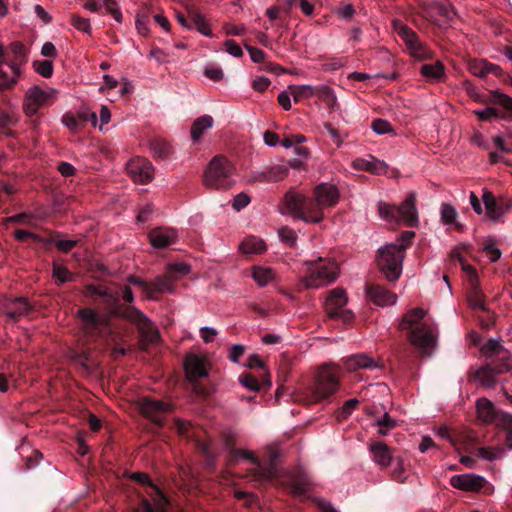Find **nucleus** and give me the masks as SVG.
I'll use <instances>...</instances> for the list:
<instances>
[{
	"label": "nucleus",
	"instance_id": "11",
	"mask_svg": "<svg viewBox=\"0 0 512 512\" xmlns=\"http://www.w3.org/2000/svg\"><path fill=\"white\" fill-rule=\"evenodd\" d=\"M393 27L398 36L406 44L413 57L417 59H425L429 56V51L422 45L417 34L412 29L400 20H394Z\"/></svg>",
	"mask_w": 512,
	"mask_h": 512
},
{
	"label": "nucleus",
	"instance_id": "47",
	"mask_svg": "<svg viewBox=\"0 0 512 512\" xmlns=\"http://www.w3.org/2000/svg\"><path fill=\"white\" fill-rule=\"evenodd\" d=\"M474 114L481 121H492L495 119H500V110L496 106H490L484 109L475 110Z\"/></svg>",
	"mask_w": 512,
	"mask_h": 512
},
{
	"label": "nucleus",
	"instance_id": "42",
	"mask_svg": "<svg viewBox=\"0 0 512 512\" xmlns=\"http://www.w3.org/2000/svg\"><path fill=\"white\" fill-rule=\"evenodd\" d=\"M379 215L382 219L387 222H398L397 221V206L391 205L384 201L377 203Z\"/></svg>",
	"mask_w": 512,
	"mask_h": 512
},
{
	"label": "nucleus",
	"instance_id": "46",
	"mask_svg": "<svg viewBox=\"0 0 512 512\" xmlns=\"http://www.w3.org/2000/svg\"><path fill=\"white\" fill-rule=\"evenodd\" d=\"M359 404V401L356 398H352L347 400L341 408H339L336 412V419L338 421L345 420L348 418L352 411H354Z\"/></svg>",
	"mask_w": 512,
	"mask_h": 512
},
{
	"label": "nucleus",
	"instance_id": "63",
	"mask_svg": "<svg viewBox=\"0 0 512 512\" xmlns=\"http://www.w3.org/2000/svg\"><path fill=\"white\" fill-rule=\"evenodd\" d=\"M503 423L505 424V428L507 430L506 442L507 446L512 449V415L503 414L502 415Z\"/></svg>",
	"mask_w": 512,
	"mask_h": 512
},
{
	"label": "nucleus",
	"instance_id": "41",
	"mask_svg": "<svg viewBox=\"0 0 512 512\" xmlns=\"http://www.w3.org/2000/svg\"><path fill=\"white\" fill-rule=\"evenodd\" d=\"M429 9L431 12V16H438V18L436 19L437 21H440L442 19L451 20L454 16V11L452 8L439 2L432 3Z\"/></svg>",
	"mask_w": 512,
	"mask_h": 512
},
{
	"label": "nucleus",
	"instance_id": "53",
	"mask_svg": "<svg viewBox=\"0 0 512 512\" xmlns=\"http://www.w3.org/2000/svg\"><path fill=\"white\" fill-rule=\"evenodd\" d=\"M130 478L142 485L149 486V487L153 488L155 490V492L162 497L160 490L158 489L157 486H155L152 483L148 474L143 473V472H134L130 475Z\"/></svg>",
	"mask_w": 512,
	"mask_h": 512
},
{
	"label": "nucleus",
	"instance_id": "20",
	"mask_svg": "<svg viewBox=\"0 0 512 512\" xmlns=\"http://www.w3.org/2000/svg\"><path fill=\"white\" fill-rule=\"evenodd\" d=\"M184 365L186 376L192 382L208 376V360L204 356L189 355L186 357Z\"/></svg>",
	"mask_w": 512,
	"mask_h": 512
},
{
	"label": "nucleus",
	"instance_id": "27",
	"mask_svg": "<svg viewBox=\"0 0 512 512\" xmlns=\"http://www.w3.org/2000/svg\"><path fill=\"white\" fill-rule=\"evenodd\" d=\"M84 8L91 12H98L101 8H105L115 21L122 22V12L116 0H89L84 4Z\"/></svg>",
	"mask_w": 512,
	"mask_h": 512
},
{
	"label": "nucleus",
	"instance_id": "5",
	"mask_svg": "<svg viewBox=\"0 0 512 512\" xmlns=\"http://www.w3.org/2000/svg\"><path fill=\"white\" fill-rule=\"evenodd\" d=\"M405 244H386L378 250V266L388 281H396L402 274Z\"/></svg>",
	"mask_w": 512,
	"mask_h": 512
},
{
	"label": "nucleus",
	"instance_id": "23",
	"mask_svg": "<svg viewBox=\"0 0 512 512\" xmlns=\"http://www.w3.org/2000/svg\"><path fill=\"white\" fill-rule=\"evenodd\" d=\"M366 292L370 300L377 306L384 307L397 302V295L380 285H369Z\"/></svg>",
	"mask_w": 512,
	"mask_h": 512
},
{
	"label": "nucleus",
	"instance_id": "26",
	"mask_svg": "<svg viewBox=\"0 0 512 512\" xmlns=\"http://www.w3.org/2000/svg\"><path fill=\"white\" fill-rule=\"evenodd\" d=\"M234 458H244L251 460L255 465L253 472V480L255 481H266L270 480L273 477V470L271 467H263L257 459L254 457L253 453L248 450H235L233 453Z\"/></svg>",
	"mask_w": 512,
	"mask_h": 512
},
{
	"label": "nucleus",
	"instance_id": "7",
	"mask_svg": "<svg viewBox=\"0 0 512 512\" xmlns=\"http://www.w3.org/2000/svg\"><path fill=\"white\" fill-rule=\"evenodd\" d=\"M77 316L81 321L82 331L87 337H102L104 331L108 328V318L97 313L92 308L85 307L79 309Z\"/></svg>",
	"mask_w": 512,
	"mask_h": 512
},
{
	"label": "nucleus",
	"instance_id": "61",
	"mask_svg": "<svg viewBox=\"0 0 512 512\" xmlns=\"http://www.w3.org/2000/svg\"><path fill=\"white\" fill-rule=\"evenodd\" d=\"M306 141V137L302 134H295V135H291V136H288L286 138H284L282 141H281V145L288 149V148H291L295 145H299L303 142Z\"/></svg>",
	"mask_w": 512,
	"mask_h": 512
},
{
	"label": "nucleus",
	"instance_id": "62",
	"mask_svg": "<svg viewBox=\"0 0 512 512\" xmlns=\"http://www.w3.org/2000/svg\"><path fill=\"white\" fill-rule=\"evenodd\" d=\"M251 199L248 194L246 193H239L234 197L232 206L236 211H240L241 209L245 208L249 203Z\"/></svg>",
	"mask_w": 512,
	"mask_h": 512
},
{
	"label": "nucleus",
	"instance_id": "52",
	"mask_svg": "<svg viewBox=\"0 0 512 512\" xmlns=\"http://www.w3.org/2000/svg\"><path fill=\"white\" fill-rule=\"evenodd\" d=\"M35 70L42 77L50 78L53 74V62L51 60H44L34 63Z\"/></svg>",
	"mask_w": 512,
	"mask_h": 512
},
{
	"label": "nucleus",
	"instance_id": "57",
	"mask_svg": "<svg viewBox=\"0 0 512 512\" xmlns=\"http://www.w3.org/2000/svg\"><path fill=\"white\" fill-rule=\"evenodd\" d=\"M490 66H488V62L486 61H480L478 63H472L470 64V71L478 77H485L487 74L491 72V69H489Z\"/></svg>",
	"mask_w": 512,
	"mask_h": 512
},
{
	"label": "nucleus",
	"instance_id": "1",
	"mask_svg": "<svg viewBox=\"0 0 512 512\" xmlns=\"http://www.w3.org/2000/svg\"><path fill=\"white\" fill-rule=\"evenodd\" d=\"M428 311L413 308L399 322V329L408 332V340L422 355L429 356L437 345V326L427 318Z\"/></svg>",
	"mask_w": 512,
	"mask_h": 512
},
{
	"label": "nucleus",
	"instance_id": "9",
	"mask_svg": "<svg viewBox=\"0 0 512 512\" xmlns=\"http://www.w3.org/2000/svg\"><path fill=\"white\" fill-rule=\"evenodd\" d=\"M56 90L30 87L24 96L23 110L27 116L35 115L43 106L49 105L55 97Z\"/></svg>",
	"mask_w": 512,
	"mask_h": 512
},
{
	"label": "nucleus",
	"instance_id": "2",
	"mask_svg": "<svg viewBox=\"0 0 512 512\" xmlns=\"http://www.w3.org/2000/svg\"><path fill=\"white\" fill-rule=\"evenodd\" d=\"M305 275L301 282L306 288H319L336 280L339 268L335 261L318 258L304 262Z\"/></svg>",
	"mask_w": 512,
	"mask_h": 512
},
{
	"label": "nucleus",
	"instance_id": "3",
	"mask_svg": "<svg viewBox=\"0 0 512 512\" xmlns=\"http://www.w3.org/2000/svg\"><path fill=\"white\" fill-rule=\"evenodd\" d=\"M234 165L224 156L217 155L205 170L203 183L211 189H228L233 183Z\"/></svg>",
	"mask_w": 512,
	"mask_h": 512
},
{
	"label": "nucleus",
	"instance_id": "6",
	"mask_svg": "<svg viewBox=\"0 0 512 512\" xmlns=\"http://www.w3.org/2000/svg\"><path fill=\"white\" fill-rule=\"evenodd\" d=\"M285 211L291 216L305 223L316 224L321 222V214L311 207V198L294 190H289L283 198Z\"/></svg>",
	"mask_w": 512,
	"mask_h": 512
},
{
	"label": "nucleus",
	"instance_id": "54",
	"mask_svg": "<svg viewBox=\"0 0 512 512\" xmlns=\"http://www.w3.org/2000/svg\"><path fill=\"white\" fill-rule=\"evenodd\" d=\"M204 75L215 82L221 81L224 77L223 70L215 64L207 65L204 69Z\"/></svg>",
	"mask_w": 512,
	"mask_h": 512
},
{
	"label": "nucleus",
	"instance_id": "55",
	"mask_svg": "<svg viewBox=\"0 0 512 512\" xmlns=\"http://www.w3.org/2000/svg\"><path fill=\"white\" fill-rule=\"evenodd\" d=\"M278 234L282 242L289 246L295 245L297 241V235L291 228L283 227L279 230Z\"/></svg>",
	"mask_w": 512,
	"mask_h": 512
},
{
	"label": "nucleus",
	"instance_id": "58",
	"mask_svg": "<svg viewBox=\"0 0 512 512\" xmlns=\"http://www.w3.org/2000/svg\"><path fill=\"white\" fill-rule=\"evenodd\" d=\"M148 24H149V16L147 14L138 13L136 15L135 25H136L137 31L141 35L148 34V32H149Z\"/></svg>",
	"mask_w": 512,
	"mask_h": 512
},
{
	"label": "nucleus",
	"instance_id": "37",
	"mask_svg": "<svg viewBox=\"0 0 512 512\" xmlns=\"http://www.w3.org/2000/svg\"><path fill=\"white\" fill-rule=\"evenodd\" d=\"M213 126V118L209 115H204L197 118L191 127V137L197 142L200 140L202 134Z\"/></svg>",
	"mask_w": 512,
	"mask_h": 512
},
{
	"label": "nucleus",
	"instance_id": "19",
	"mask_svg": "<svg viewBox=\"0 0 512 512\" xmlns=\"http://www.w3.org/2000/svg\"><path fill=\"white\" fill-rule=\"evenodd\" d=\"M32 310L31 304L24 297L9 298L3 305V312L12 321H19Z\"/></svg>",
	"mask_w": 512,
	"mask_h": 512
},
{
	"label": "nucleus",
	"instance_id": "32",
	"mask_svg": "<svg viewBox=\"0 0 512 512\" xmlns=\"http://www.w3.org/2000/svg\"><path fill=\"white\" fill-rule=\"evenodd\" d=\"M476 409L478 418L483 423H492L497 416L495 406L487 398H479L476 401Z\"/></svg>",
	"mask_w": 512,
	"mask_h": 512
},
{
	"label": "nucleus",
	"instance_id": "18",
	"mask_svg": "<svg viewBox=\"0 0 512 512\" xmlns=\"http://www.w3.org/2000/svg\"><path fill=\"white\" fill-rule=\"evenodd\" d=\"M486 479L483 476L475 474H458L450 478V484L459 490L466 492H478L485 484Z\"/></svg>",
	"mask_w": 512,
	"mask_h": 512
},
{
	"label": "nucleus",
	"instance_id": "14",
	"mask_svg": "<svg viewBox=\"0 0 512 512\" xmlns=\"http://www.w3.org/2000/svg\"><path fill=\"white\" fill-rule=\"evenodd\" d=\"M397 221H403L409 227L418 226L419 217L415 192H410L403 202L397 206Z\"/></svg>",
	"mask_w": 512,
	"mask_h": 512
},
{
	"label": "nucleus",
	"instance_id": "51",
	"mask_svg": "<svg viewBox=\"0 0 512 512\" xmlns=\"http://www.w3.org/2000/svg\"><path fill=\"white\" fill-rule=\"evenodd\" d=\"M392 477L395 481L403 483L406 480L404 460L402 457L395 458V465L392 470Z\"/></svg>",
	"mask_w": 512,
	"mask_h": 512
},
{
	"label": "nucleus",
	"instance_id": "12",
	"mask_svg": "<svg viewBox=\"0 0 512 512\" xmlns=\"http://www.w3.org/2000/svg\"><path fill=\"white\" fill-rule=\"evenodd\" d=\"M127 172L134 182L146 184L154 177V168L145 158L136 157L131 159L126 166Z\"/></svg>",
	"mask_w": 512,
	"mask_h": 512
},
{
	"label": "nucleus",
	"instance_id": "40",
	"mask_svg": "<svg viewBox=\"0 0 512 512\" xmlns=\"http://www.w3.org/2000/svg\"><path fill=\"white\" fill-rule=\"evenodd\" d=\"M316 96L322 100L330 109H336L339 106L334 91L327 85L317 86Z\"/></svg>",
	"mask_w": 512,
	"mask_h": 512
},
{
	"label": "nucleus",
	"instance_id": "13",
	"mask_svg": "<svg viewBox=\"0 0 512 512\" xmlns=\"http://www.w3.org/2000/svg\"><path fill=\"white\" fill-rule=\"evenodd\" d=\"M482 200L487 217L493 221L498 220L508 213L512 207V202L510 200L496 199L488 190L483 191Z\"/></svg>",
	"mask_w": 512,
	"mask_h": 512
},
{
	"label": "nucleus",
	"instance_id": "28",
	"mask_svg": "<svg viewBox=\"0 0 512 512\" xmlns=\"http://www.w3.org/2000/svg\"><path fill=\"white\" fill-rule=\"evenodd\" d=\"M490 102L500 110V119L512 122V97L499 91H492Z\"/></svg>",
	"mask_w": 512,
	"mask_h": 512
},
{
	"label": "nucleus",
	"instance_id": "50",
	"mask_svg": "<svg viewBox=\"0 0 512 512\" xmlns=\"http://www.w3.org/2000/svg\"><path fill=\"white\" fill-rule=\"evenodd\" d=\"M71 24L75 29H77L81 32H84L87 34L91 33L90 21L87 18H83L81 16L74 14L71 16Z\"/></svg>",
	"mask_w": 512,
	"mask_h": 512
},
{
	"label": "nucleus",
	"instance_id": "8",
	"mask_svg": "<svg viewBox=\"0 0 512 512\" xmlns=\"http://www.w3.org/2000/svg\"><path fill=\"white\" fill-rule=\"evenodd\" d=\"M340 193L336 185L323 182L317 185L313 190V198H311V207L318 210L321 214V221L324 219V210L337 205Z\"/></svg>",
	"mask_w": 512,
	"mask_h": 512
},
{
	"label": "nucleus",
	"instance_id": "22",
	"mask_svg": "<svg viewBox=\"0 0 512 512\" xmlns=\"http://www.w3.org/2000/svg\"><path fill=\"white\" fill-rule=\"evenodd\" d=\"M148 238L154 248L163 249L174 244L178 235L172 228L158 227L149 232Z\"/></svg>",
	"mask_w": 512,
	"mask_h": 512
},
{
	"label": "nucleus",
	"instance_id": "44",
	"mask_svg": "<svg viewBox=\"0 0 512 512\" xmlns=\"http://www.w3.org/2000/svg\"><path fill=\"white\" fill-rule=\"evenodd\" d=\"M150 149L154 158L156 159H165L172 152L171 146L167 142L162 140L152 142Z\"/></svg>",
	"mask_w": 512,
	"mask_h": 512
},
{
	"label": "nucleus",
	"instance_id": "15",
	"mask_svg": "<svg viewBox=\"0 0 512 512\" xmlns=\"http://www.w3.org/2000/svg\"><path fill=\"white\" fill-rule=\"evenodd\" d=\"M510 369L511 365L507 361H503V363L498 366L487 364L476 370L475 379L480 383V385L486 388H492L496 384L497 376L508 372Z\"/></svg>",
	"mask_w": 512,
	"mask_h": 512
},
{
	"label": "nucleus",
	"instance_id": "59",
	"mask_svg": "<svg viewBox=\"0 0 512 512\" xmlns=\"http://www.w3.org/2000/svg\"><path fill=\"white\" fill-rule=\"evenodd\" d=\"M225 50L228 54L235 58H239L243 55L242 48L234 40L229 39L224 42Z\"/></svg>",
	"mask_w": 512,
	"mask_h": 512
},
{
	"label": "nucleus",
	"instance_id": "33",
	"mask_svg": "<svg viewBox=\"0 0 512 512\" xmlns=\"http://www.w3.org/2000/svg\"><path fill=\"white\" fill-rule=\"evenodd\" d=\"M468 302H469L470 307L474 310L485 311L487 309L486 304H485L484 295L481 291V288L479 286V282H478V279L476 276L471 279V289L468 294Z\"/></svg>",
	"mask_w": 512,
	"mask_h": 512
},
{
	"label": "nucleus",
	"instance_id": "29",
	"mask_svg": "<svg viewBox=\"0 0 512 512\" xmlns=\"http://www.w3.org/2000/svg\"><path fill=\"white\" fill-rule=\"evenodd\" d=\"M353 165L356 169L368 171L375 175H383L388 172V164L371 155L367 159L355 160Z\"/></svg>",
	"mask_w": 512,
	"mask_h": 512
},
{
	"label": "nucleus",
	"instance_id": "56",
	"mask_svg": "<svg viewBox=\"0 0 512 512\" xmlns=\"http://www.w3.org/2000/svg\"><path fill=\"white\" fill-rule=\"evenodd\" d=\"M239 382L250 391H258L260 388L258 380L251 374H242Z\"/></svg>",
	"mask_w": 512,
	"mask_h": 512
},
{
	"label": "nucleus",
	"instance_id": "25",
	"mask_svg": "<svg viewBox=\"0 0 512 512\" xmlns=\"http://www.w3.org/2000/svg\"><path fill=\"white\" fill-rule=\"evenodd\" d=\"M369 451L372 455L373 462L380 468H387L391 465L393 460L392 451L384 442L371 441Z\"/></svg>",
	"mask_w": 512,
	"mask_h": 512
},
{
	"label": "nucleus",
	"instance_id": "21",
	"mask_svg": "<svg viewBox=\"0 0 512 512\" xmlns=\"http://www.w3.org/2000/svg\"><path fill=\"white\" fill-rule=\"evenodd\" d=\"M170 405L163 401L151 400L144 398L140 402V410L142 414L150 418L155 423H161L165 413L169 410Z\"/></svg>",
	"mask_w": 512,
	"mask_h": 512
},
{
	"label": "nucleus",
	"instance_id": "43",
	"mask_svg": "<svg viewBox=\"0 0 512 512\" xmlns=\"http://www.w3.org/2000/svg\"><path fill=\"white\" fill-rule=\"evenodd\" d=\"M374 425L378 427L379 435L386 436L390 430L396 427L397 421L393 419L388 413H384L381 418L376 420Z\"/></svg>",
	"mask_w": 512,
	"mask_h": 512
},
{
	"label": "nucleus",
	"instance_id": "60",
	"mask_svg": "<svg viewBox=\"0 0 512 512\" xmlns=\"http://www.w3.org/2000/svg\"><path fill=\"white\" fill-rule=\"evenodd\" d=\"M483 350L486 354H495L500 352H504L506 354V351H504L500 341L497 339H489L485 343Z\"/></svg>",
	"mask_w": 512,
	"mask_h": 512
},
{
	"label": "nucleus",
	"instance_id": "49",
	"mask_svg": "<svg viewBox=\"0 0 512 512\" xmlns=\"http://www.w3.org/2000/svg\"><path fill=\"white\" fill-rule=\"evenodd\" d=\"M503 453L504 450L500 447H480L478 449V456L488 461L502 457Z\"/></svg>",
	"mask_w": 512,
	"mask_h": 512
},
{
	"label": "nucleus",
	"instance_id": "38",
	"mask_svg": "<svg viewBox=\"0 0 512 512\" xmlns=\"http://www.w3.org/2000/svg\"><path fill=\"white\" fill-rule=\"evenodd\" d=\"M311 480L305 475H296L292 478L291 490L295 496H304L311 490Z\"/></svg>",
	"mask_w": 512,
	"mask_h": 512
},
{
	"label": "nucleus",
	"instance_id": "16",
	"mask_svg": "<svg viewBox=\"0 0 512 512\" xmlns=\"http://www.w3.org/2000/svg\"><path fill=\"white\" fill-rule=\"evenodd\" d=\"M288 173L289 167L286 163L282 162L268 166L262 171L254 172L250 176L249 181L251 183L278 182L284 180L288 176Z\"/></svg>",
	"mask_w": 512,
	"mask_h": 512
},
{
	"label": "nucleus",
	"instance_id": "35",
	"mask_svg": "<svg viewBox=\"0 0 512 512\" xmlns=\"http://www.w3.org/2000/svg\"><path fill=\"white\" fill-rule=\"evenodd\" d=\"M239 250L243 254H261L266 251V244L261 238L249 236L239 244Z\"/></svg>",
	"mask_w": 512,
	"mask_h": 512
},
{
	"label": "nucleus",
	"instance_id": "34",
	"mask_svg": "<svg viewBox=\"0 0 512 512\" xmlns=\"http://www.w3.org/2000/svg\"><path fill=\"white\" fill-rule=\"evenodd\" d=\"M420 73L429 82H440L444 78L445 69L441 62L423 64Z\"/></svg>",
	"mask_w": 512,
	"mask_h": 512
},
{
	"label": "nucleus",
	"instance_id": "36",
	"mask_svg": "<svg viewBox=\"0 0 512 512\" xmlns=\"http://www.w3.org/2000/svg\"><path fill=\"white\" fill-rule=\"evenodd\" d=\"M288 89L295 102L310 99L317 93V86L311 85H290Z\"/></svg>",
	"mask_w": 512,
	"mask_h": 512
},
{
	"label": "nucleus",
	"instance_id": "64",
	"mask_svg": "<svg viewBox=\"0 0 512 512\" xmlns=\"http://www.w3.org/2000/svg\"><path fill=\"white\" fill-rule=\"evenodd\" d=\"M132 512H164L163 508L158 505L154 508L148 500H143L141 504Z\"/></svg>",
	"mask_w": 512,
	"mask_h": 512
},
{
	"label": "nucleus",
	"instance_id": "45",
	"mask_svg": "<svg viewBox=\"0 0 512 512\" xmlns=\"http://www.w3.org/2000/svg\"><path fill=\"white\" fill-rule=\"evenodd\" d=\"M191 22L193 28H196L201 34L211 37V29L206 19L198 12L191 13Z\"/></svg>",
	"mask_w": 512,
	"mask_h": 512
},
{
	"label": "nucleus",
	"instance_id": "30",
	"mask_svg": "<svg viewBox=\"0 0 512 512\" xmlns=\"http://www.w3.org/2000/svg\"><path fill=\"white\" fill-rule=\"evenodd\" d=\"M175 281L176 278L170 274L158 276L153 282H150L149 299H155V294L158 293H172Z\"/></svg>",
	"mask_w": 512,
	"mask_h": 512
},
{
	"label": "nucleus",
	"instance_id": "4",
	"mask_svg": "<svg viewBox=\"0 0 512 512\" xmlns=\"http://www.w3.org/2000/svg\"><path fill=\"white\" fill-rule=\"evenodd\" d=\"M340 369L336 365L325 364L316 374L308 404L317 403L335 394L339 388Z\"/></svg>",
	"mask_w": 512,
	"mask_h": 512
},
{
	"label": "nucleus",
	"instance_id": "24",
	"mask_svg": "<svg viewBox=\"0 0 512 512\" xmlns=\"http://www.w3.org/2000/svg\"><path fill=\"white\" fill-rule=\"evenodd\" d=\"M343 365L347 371L353 372L359 369H376L378 363L368 354L357 353L343 359Z\"/></svg>",
	"mask_w": 512,
	"mask_h": 512
},
{
	"label": "nucleus",
	"instance_id": "48",
	"mask_svg": "<svg viewBox=\"0 0 512 512\" xmlns=\"http://www.w3.org/2000/svg\"><path fill=\"white\" fill-rule=\"evenodd\" d=\"M53 277L56 278L57 284L62 285L66 282L73 281V276L69 270L59 264L53 265Z\"/></svg>",
	"mask_w": 512,
	"mask_h": 512
},
{
	"label": "nucleus",
	"instance_id": "10",
	"mask_svg": "<svg viewBox=\"0 0 512 512\" xmlns=\"http://www.w3.org/2000/svg\"><path fill=\"white\" fill-rule=\"evenodd\" d=\"M348 298L344 289L335 288L331 290L325 300V310L330 318H342L350 321L353 314L349 310H342L347 304Z\"/></svg>",
	"mask_w": 512,
	"mask_h": 512
},
{
	"label": "nucleus",
	"instance_id": "31",
	"mask_svg": "<svg viewBox=\"0 0 512 512\" xmlns=\"http://www.w3.org/2000/svg\"><path fill=\"white\" fill-rule=\"evenodd\" d=\"M458 212L456 208L449 203H442L440 207V221L445 226L453 227L457 231H464L465 226L457 221Z\"/></svg>",
	"mask_w": 512,
	"mask_h": 512
},
{
	"label": "nucleus",
	"instance_id": "17",
	"mask_svg": "<svg viewBox=\"0 0 512 512\" xmlns=\"http://www.w3.org/2000/svg\"><path fill=\"white\" fill-rule=\"evenodd\" d=\"M126 316L133 321L139 328L140 333L149 343H155L159 339L158 331L153 327L149 319L139 310L130 308Z\"/></svg>",
	"mask_w": 512,
	"mask_h": 512
},
{
	"label": "nucleus",
	"instance_id": "39",
	"mask_svg": "<svg viewBox=\"0 0 512 512\" xmlns=\"http://www.w3.org/2000/svg\"><path fill=\"white\" fill-rule=\"evenodd\" d=\"M252 277L259 286L263 287L275 279V272L270 267L256 266L252 269Z\"/></svg>",
	"mask_w": 512,
	"mask_h": 512
}]
</instances>
